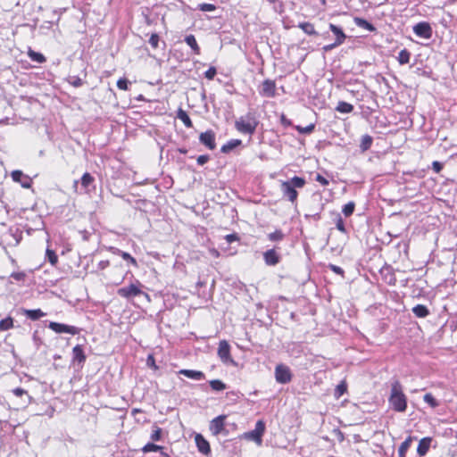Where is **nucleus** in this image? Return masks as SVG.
Returning a JSON list of instances; mask_svg holds the SVG:
<instances>
[{"instance_id": "obj_1", "label": "nucleus", "mask_w": 457, "mask_h": 457, "mask_svg": "<svg viewBox=\"0 0 457 457\" xmlns=\"http://www.w3.org/2000/svg\"><path fill=\"white\" fill-rule=\"evenodd\" d=\"M388 402L392 409L398 412H404L407 408V397L403 392V387L398 380L391 384V393Z\"/></svg>"}, {"instance_id": "obj_2", "label": "nucleus", "mask_w": 457, "mask_h": 457, "mask_svg": "<svg viewBox=\"0 0 457 457\" xmlns=\"http://www.w3.org/2000/svg\"><path fill=\"white\" fill-rule=\"evenodd\" d=\"M258 124L259 120L254 113L247 112L245 116H241L236 120L235 128L242 134L252 136L255 133Z\"/></svg>"}, {"instance_id": "obj_3", "label": "nucleus", "mask_w": 457, "mask_h": 457, "mask_svg": "<svg viewBox=\"0 0 457 457\" xmlns=\"http://www.w3.org/2000/svg\"><path fill=\"white\" fill-rule=\"evenodd\" d=\"M141 287L143 285L137 280L136 283H132L128 287H120L117 290L118 295L122 298L130 299L138 295H145L147 299H149L148 294L142 291Z\"/></svg>"}, {"instance_id": "obj_4", "label": "nucleus", "mask_w": 457, "mask_h": 457, "mask_svg": "<svg viewBox=\"0 0 457 457\" xmlns=\"http://www.w3.org/2000/svg\"><path fill=\"white\" fill-rule=\"evenodd\" d=\"M265 431V423L263 420H260L256 422L255 428L253 430L249 431L245 434V437L246 439H250L254 441L258 445H262V436Z\"/></svg>"}, {"instance_id": "obj_5", "label": "nucleus", "mask_w": 457, "mask_h": 457, "mask_svg": "<svg viewBox=\"0 0 457 457\" xmlns=\"http://www.w3.org/2000/svg\"><path fill=\"white\" fill-rule=\"evenodd\" d=\"M275 378L279 384H287L292 380V373L289 367L278 364L275 368Z\"/></svg>"}, {"instance_id": "obj_6", "label": "nucleus", "mask_w": 457, "mask_h": 457, "mask_svg": "<svg viewBox=\"0 0 457 457\" xmlns=\"http://www.w3.org/2000/svg\"><path fill=\"white\" fill-rule=\"evenodd\" d=\"M412 29L414 34L420 38L429 39L433 35L432 27L427 21H420L415 24Z\"/></svg>"}, {"instance_id": "obj_7", "label": "nucleus", "mask_w": 457, "mask_h": 457, "mask_svg": "<svg viewBox=\"0 0 457 457\" xmlns=\"http://www.w3.org/2000/svg\"><path fill=\"white\" fill-rule=\"evenodd\" d=\"M218 356L220 361L225 364H235L234 360L230 355V345L226 340H221L218 347Z\"/></svg>"}, {"instance_id": "obj_8", "label": "nucleus", "mask_w": 457, "mask_h": 457, "mask_svg": "<svg viewBox=\"0 0 457 457\" xmlns=\"http://www.w3.org/2000/svg\"><path fill=\"white\" fill-rule=\"evenodd\" d=\"M48 328L58 334L68 333L71 335H77L79 333V328L75 326L58 323L55 321H51L48 325Z\"/></svg>"}, {"instance_id": "obj_9", "label": "nucleus", "mask_w": 457, "mask_h": 457, "mask_svg": "<svg viewBox=\"0 0 457 457\" xmlns=\"http://www.w3.org/2000/svg\"><path fill=\"white\" fill-rule=\"evenodd\" d=\"M259 94L264 97H274L276 96V83L272 79H265L261 86Z\"/></svg>"}, {"instance_id": "obj_10", "label": "nucleus", "mask_w": 457, "mask_h": 457, "mask_svg": "<svg viewBox=\"0 0 457 457\" xmlns=\"http://www.w3.org/2000/svg\"><path fill=\"white\" fill-rule=\"evenodd\" d=\"M11 177L13 181L18 182L24 188H29L32 186V179L21 170H16L12 171Z\"/></svg>"}, {"instance_id": "obj_11", "label": "nucleus", "mask_w": 457, "mask_h": 457, "mask_svg": "<svg viewBox=\"0 0 457 457\" xmlns=\"http://www.w3.org/2000/svg\"><path fill=\"white\" fill-rule=\"evenodd\" d=\"M199 141L210 150L216 148L215 133L212 130L203 132L199 136Z\"/></svg>"}, {"instance_id": "obj_12", "label": "nucleus", "mask_w": 457, "mask_h": 457, "mask_svg": "<svg viewBox=\"0 0 457 457\" xmlns=\"http://www.w3.org/2000/svg\"><path fill=\"white\" fill-rule=\"evenodd\" d=\"M225 415H220L210 422V430L215 436L220 434L225 429Z\"/></svg>"}, {"instance_id": "obj_13", "label": "nucleus", "mask_w": 457, "mask_h": 457, "mask_svg": "<svg viewBox=\"0 0 457 457\" xmlns=\"http://www.w3.org/2000/svg\"><path fill=\"white\" fill-rule=\"evenodd\" d=\"M281 191L283 193V196L286 197L288 201L292 203L296 201L298 193L296 189L287 181H283L281 183Z\"/></svg>"}, {"instance_id": "obj_14", "label": "nucleus", "mask_w": 457, "mask_h": 457, "mask_svg": "<svg viewBox=\"0 0 457 457\" xmlns=\"http://www.w3.org/2000/svg\"><path fill=\"white\" fill-rule=\"evenodd\" d=\"M263 260L268 266H275L280 262V255L276 250L269 249L263 253Z\"/></svg>"}, {"instance_id": "obj_15", "label": "nucleus", "mask_w": 457, "mask_h": 457, "mask_svg": "<svg viewBox=\"0 0 457 457\" xmlns=\"http://www.w3.org/2000/svg\"><path fill=\"white\" fill-rule=\"evenodd\" d=\"M195 441L197 449L201 453H203L204 455H208L211 453V447H210L209 442L201 434L195 435Z\"/></svg>"}, {"instance_id": "obj_16", "label": "nucleus", "mask_w": 457, "mask_h": 457, "mask_svg": "<svg viewBox=\"0 0 457 457\" xmlns=\"http://www.w3.org/2000/svg\"><path fill=\"white\" fill-rule=\"evenodd\" d=\"M87 356L84 353L83 346L77 345L72 349V361L78 364H83L86 361Z\"/></svg>"}, {"instance_id": "obj_17", "label": "nucleus", "mask_w": 457, "mask_h": 457, "mask_svg": "<svg viewBox=\"0 0 457 457\" xmlns=\"http://www.w3.org/2000/svg\"><path fill=\"white\" fill-rule=\"evenodd\" d=\"M431 442V437H424L419 442L417 447V453L419 454V456L423 457L428 453L430 448Z\"/></svg>"}, {"instance_id": "obj_18", "label": "nucleus", "mask_w": 457, "mask_h": 457, "mask_svg": "<svg viewBox=\"0 0 457 457\" xmlns=\"http://www.w3.org/2000/svg\"><path fill=\"white\" fill-rule=\"evenodd\" d=\"M179 373L194 380H203L205 378L204 373L200 370H180Z\"/></svg>"}, {"instance_id": "obj_19", "label": "nucleus", "mask_w": 457, "mask_h": 457, "mask_svg": "<svg viewBox=\"0 0 457 457\" xmlns=\"http://www.w3.org/2000/svg\"><path fill=\"white\" fill-rule=\"evenodd\" d=\"M94 181H95V179L90 173L85 172L83 174V176L81 177V179H80V185H81V187L84 189L85 193H87L90 191V187H94V186H93Z\"/></svg>"}, {"instance_id": "obj_20", "label": "nucleus", "mask_w": 457, "mask_h": 457, "mask_svg": "<svg viewBox=\"0 0 457 457\" xmlns=\"http://www.w3.org/2000/svg\"><path fill=\"white\" fill-rule=\"evenodd\" d=\"M21 312L31 320H37L46 315V313L44 312H42L40 309H34V310L21 309Z\"/></svg>"}, {"instance_id": "obj_21", "label": "nucleus", "mask_w": 457, "mask_h": 457, "mask_svg": "<svg viewBox=\"0 0 457 457\" xmlns=\"http://www.w3.org/2000/svg\"><path fill=\"white\" fill-rule=\"evenodd\" d=\"M329 29L336 36V41H337V44H343L346 38V35L345 34L343 29L340 27L332 23L329 24Z\"/></svg>"}, {"instance_id": "obj_22", "label": "nucleus", "mask_w": 457, "mask_h": 457, "mask_svg": "<svg viewBox=\"0 0 457 457\" xmlns=\"http://www.w3.org/2000/svg\"><path fill=\"white\" fill-rule=\"evenodd\" d=\"M241 144H242V141L240 139H231L221 146L220 151L223 154H228L229 152L234 150L236 147L241 145Z\"/></svg>"}, {"instance_id": "obj_23", "label": "nucleus", "mask_w": 457, "mask_h": 457, "mask_svg": "<svg viewBox=\"0 0 457 457\" xmlns=\"http://www.w3.org/2000/svg\"><path fill=\"white\" fill-rule=\"evenodd\" d=\"M413 439H416V438L410 436L401 444V445L399 446V449H398V456L399 457L406 456V453H407L408 449L411 447V445Z\"/></svg>"}, {"instance_id": "obj_24", "label": "nucleus", "mask_w": 457, "mask_h": 457, "mask_svg": "<svg viewBox=\"0 0 457 457\" xmlns=\"http://www.w3.org/2000/svg\"><path fill=\"white\" fill-rule=\"evenodd\" d=\"M412 312L418 318H425L429 314V311L427 306L423 304H417L412 308Z\"/></svg>"}, {"instance_id": "obj_25", "label": "nucleus", "mask_w": 457, "mask_h": 457, "mask_svg": "<svg viewBox=\"0 0 457 457\" xmlns=\"http://www.w3.org/2000/svg\"><path fill=\"white\" fill-rule=\"evenodd\" d=\"M177 117L184 123V125L187 128H192L193 122L191 119L189 118L188 114L186 111L182 110L181 108L179 109L177 112Z\"/></svg>"}, {"instance_id": "obj_26", "label": "nucleus", "mask_w": 457, "mask_h": 457, "mask_svg": "<svg viewBox=\"0 0 457 457\" xmlns=\"http://www.w3.org/2000/svg\"><path fill=\"white\" fill-rule=\"evenodd\" d=\"M373 138L370 135H364L361 137V144H360V149L361 152L368 151L372 145Z\"/></svg>"}, {"instance_id": "obj_27", "label": "nucleus", "mask_w": 457, "mask_h": 457, "mask_svg": "<svg viewBox=\"0 0 457 457\" xmlns=\"http://www.w3.org/2000/svg\"><path fill=\"white\" fill-rule=\"evenodd\" d=\"M185 42L191 47L195 54H200V47L194 35H187L185 37Z\"/></svg>"}, {"instance_id": "obj_28", "label": "nucleus", "mask_w": 457, "mask_h": 457, "mask_svg": "<svg viewBox=\"0 0 457 457\" xmlns=\"http://www.w3.org/2000/svg\"><path fill=\"white\" fill-rule=\"evenodd\" d=\"M354 21H355V24L360 27V28H362L364 29H367L370 32L372 31H375L376 30V28L374 27L373 24H371L370 22H369L367 20L365 19H362V18H355L354 19Z\"/></svg>"}, {"instance_id": "obj_29", "label": "nucleus", "mask_w": 457, "mask_h": 457, "mask_svg": "<svg viewBox=\"0 0 457 457\" xmlns=\"http://www.w3.org/2000/svg\"><path fill=\"white\" fill-rule=\"evenodd\" d=\"M298 28L303 29L307 35L318 36V32L315 30L313 24L310 22H301L298 24Z\"/></svg>"}, {"instance_id": "obj_30", "label": "nucleus", "mask_w": 457, "mask_h": 457, "mask_svg": "<svg viewBox=\"0 0 457 457\" xmlns=\"http://www.w3.org/2000/svg\"><path fill=\"white\" fill-rule=\"evenodd\" d=\"M114 253L116 254H119L123 260L127 261L129 264L137 267V260L134 257H132L129 253L123 252L120 249H115Z\"/></svg>"}, {"instance_id": "obj_31", "label": "nucleus", "mask_w": 457, "mask_h": 457, "mask_svg": "<svg viewBox=\"0 0 457 457\" xmlns=\"http://www.w3.org/2000/svg\"><path fill=\"white\" fill-rule=\"evenodd\" d=\"M336 110L341 113H350L353 110V106L346 102L340 101L336 107Z\"/></svg>"}, {"instance_id": "obj_32", "label": "nucleus", "mask_w": 457, "mask_h": 457, "mask_svg": "<svg viewBox=\"0 0 457 457\" xmlns=\"http://www.w3.org/2000/svg\"><path fill=\"white\" fill-rule=\"evenodd\" d=\"M209 385L214 391H223L227 388V385L220 379L210 380Z\"/></svg>"}, {"instance_id": "obj_33", "label": "nucleus", "mask_w": 457, "mask_h": 457, "mask_svg": "<svg viewBox=\"0 0 457 457\" xmlns=\"http://www.w3.org/2000/svg\"><path fill=\"white\" fill-rule=\"evenodd\" d=\"M287 182L289 183L295 189L302 188L305 185V179L297 176L293 177L290 180H287Z\"/></svg>"}, {"instance_id": "obj_34", "label": "nucleus", "mask_w": 457, "mask_h": 457, "mask_svg": "<svg viewBox=\"0 0 457 457\" xmlns=\"http://www.w3.org/2000/svg\"><path fill=\"white\" fill-rule=\"evenodd\" d=\"M411 53L407 49L400 51L397 60L400 64H407L410 62Z\"/></svg>"}, {"instance_id": "obj_35", "label": "nucleus", "mask_w": 457, "mask_h": 457, "mask_svg": "<svg viewBox=\"0 0 457 457\" xmlns=\"http://www.w3.org/2000/svg\"><path fill=\"white\" fill-rule=\"evenodd\" d=\"M285 237L284 233L280 229H277L276 231L268 234L269 240L272 242H279L282 241Z\"/></svg>"}, {"instance_id": "obj_36", "label": "nucleus", "mask_w": 457, "mask_h": 457, "mask_svg": "<svg viewBox=\"0 0 457 457\" xmlns=\"http://www.w3.org/2000/svg\"><path fill=\"white\" fill-rule=\"evenodd\" d=\"M13 327V320L11 317H7L0 320V330L5 331Z\"/></svg>"}, {"instance_id": "obj_37", "label": "nucleus", "mask_w": 457, "mask_h": 457, "mask_svg": "<svg viewBox=\"0 0 457 457\" xmlns=\"http://www.w3.org/2000/svg\"><path fill=\"white\" fill-rule=\"evenodd\" d=\"M423 400L432 408H436L439 405L438 401L432 395V394L428 393L423 396Z\"/></svg>"}, {"instance_id": "obj_38", "label": "nucleus", "mask_w": 457, "mask_h": 457, "mask_svg": "<svg viewBox=\"0 0 457 457\" xmlns=\"http://www.w3.org/2000/svg\"><path fill=\"white\" fill-rule=\"evenodd\" d=\"M354 208L355 204L353 202H349L344 205L342 212L345 214V217H349L353 213Z\"/></svg>"}, {"instance_id": "obj_39", "label": "nucleus", "mask_w": 457, "mask_h": 457, "mask_svg": "<svg viewBox=\"0 0 457 457\" xmlns=\"http://www.w3.org/2000/svg\"><path fill=\"white\" fill-rule=\"evenodd\" d=\"M29 56L32 61L37 62L38 63L46 62V57L42 54L34 52L32 50L29 51Z\"/></svg>"}, {"instance_id": "obj_40", "label": "nucleus", "mask_w": 457, "mask_h": 457, "mask_svg": "<svg viewBox=\"0 0 457 457\" xmlns=\"http://www.w3.org/2000/svg\"><path fill=\"white\" fill-rule=\"evenodd\" d=\"M162 446L157 445L154 443H147L143 448L142 451L144 453H149V452H161L162 450Z\"/></svg>"}, {"instance_id": "obj_41", "label": "nucleus", "mask_w": 457, "mask_h": 457, "mask_svg": "<svg viewBox=\"0 0 457 457\" xmlns=\"http://www.w3.org/2000/svg\"><path fill=\"white\" fill-rule=\"evenodd\" d=\"M46 258L52 265H55L58 262V256L54 250L49 248L46 252Z\"/></svg>"}, {"instance_id": "obj_42", "label": "nucleus", "mask_w": 457, "mask_h": 457, "mask_svg": "<svg viewBox=\"0 0 457 457\" xmlns=\"http://www.w3.org/2000/svg\"><path fill=\"white\" fill-rule=\"evenodd\" d=\"M197 9L202 12H213L216 10V6L212 4L203 3L198 4Z\"/></svg>"}, {"instance_id": "obj_43", "label": "nucleus", "mask_w": 457, "mask_h": 457, "mask_svg": "<svg viewBox=\"0 0 457 457\" xmlns=\"http://www.w3.org/2000/svg\"><path fill=\"white\" fill-rule=\"evenodd\" d=\"M315 125L310 124L306 127L296 126V130L301 134H310L314 130Z\"/></svg>"}, {"instance_id": "obj_44", "label": "nucleus", "mask_w": 457, "mask_h": 457, "mask_svg": "<svg viewBox=\"0 0 457 457\" xmlns=\"http://www.w3.org/2000/svg\"><path fill=\"white\" fill-rule=\"evenodd\" d=\"M336 227L339 231H341L343 233H345L346 231L344 220L339 213H337V216H336Z\"/></svg>"}, {"instance_id": "obj_45", "label": "nucleus", "mask_w": 457, "mask_h": 457, "mask_svg": "<svg viewBox=\"0 0 457 457\" xmlns=\"http://www.w3.org/2000/svg\"><path fill=\"white\" fill-rule=\"evenodd\" d=\"M346 384L345 382H341L339 385H337L336 390H335V395L338 398L341 395H343L346 391Z\"/></svg>"}, {"instance_id": "obj_46", "label": "nucleus", "mask_w": 457, "mask_h": 457, "mask_svg": "<svg viewBox=\"0 0 457 457\" xmlns=\"http://www.w3.org/2000/svg\"><path fill=\"white\" fill-rule=\"evenodd\" d=\"M129 84L130 82L125 78H121L117 81V87L121 90H128Z\"/></svg>"}, {"instance_id": "obj_47", "label": "nucleus", "mask_w": 457, "mask_h": 457, "mask_svg": "<svg viewBox=\"0 0 457 457\" xmlns=\"http://www.w3.org/2000/svg\"><path fill=\"white\" fill-rule=\"evenodd\" d=\"M159 41H160V37L156 33H154L151 35V37L149 38V44L152 46L153 48L155 49L158 47Z\"/></svg>"}, {"instance_id": "obj_48", "label": "nucleus", "mask_w": 457, "mask_h": 457, "mask_svg": "<svg viewBox=\"0 0 457 457\" xmlns=\"http://www.w3.org/2000/svg\"><path fill=\"white\" fill-rule=\"evenodd\" d=\"M217 74V70L215 67L212 66L210 67L205 72H204V77L207 79H213V78L215 77V75Z\"/></svg>"}, {"instance_id": "obj_49", "label": "nucleus", "mask_w": 457, "mask_h": 457, "mask_svg": "<svg viewBox=\"0 0 457 457\" xmlns=\"http://www.w3.org/2000/svg\"><path fill=\"white\" fill-rule=\"evenodd\" d=\"M162 438V428L156 427L151 435V439L153 441H159Z\"/></svg>"}, {"instance_id": "obj_50", "label": "nucleus", "mask_w": 457, "mask_h": 457, "mask_svg": "<svg viewBox=\"0 0 457 457\" xmlns=\"http://www.w3.org/2000/svg\"><path fill=\"white\" fill-rule=\"evenodd\" d=\"M11 278L17 281H23L26 278V274L24 272H12L11 274Z\"/></svg>"}, {"instance_id": "obj_51", "label": "nucleus", "mask_w": 457, "mask_h": 457, "mask_svg": "<svg viewBox=\"0 0 457 457\" xmlns=\"http://www.w3.org/2000/svg\"><path fill=\"white\" fill-rule=\"evenodd\" d=\"M315 180L319 183H320L322 186H328L329 181L325 177H323L321 174L318 173L315 177Z\"/></svg>"}, {"instance_id": "obj_52", "label": "nucleus", "mask_w": 457, "mask_h": 457, "mask_svg": "<svg viewBox=\"0 0 457 457\" xmlns=\"http://www.w3.org/2000/svg\"><path fill=\"white\" fill-rule=\"evenodd\" d=\"M328 267L336 274L344 276L345 271L341 267L334 265V264H329Z\"/></svg>"}, {"instance_id": "obj_53", "label": "nucleus", "mask_w": 457, "mask_h": 457, "mask_svg": "<svg viewBox=\"0 0 457 457\" xmlns=\"http://www.w3.org/2000/svg\"><path fill=\"white\" fill-rule=\"evenodd\" d=\"M210 160V156L208 154H203V155H199L197 157V163L199 165H204L208 161Z\"/></svg>"}, {"instance_id": "obj_54", "label": "nucleus", "mask_w": 457, "mask_h": 457, "mask_svg": "<svg viewBox=\"0 0 457 457\" xmlns=\"http://www.w3.org/2000/svg\"><path fill=\"white\" fill-rule=\"evenodd\" d=\"M443 163L437 161L432 162V169L435 172L439 173L443 170Z\"/></svg>"}, {"instance_id": "obj_55", "label": "nucleus", "mask_w": 457, "mask_h": 457, "mask_svg": "<svg viewBox=\"0 0 457 457\" xmlns=\"http://www.w3.org/2000/svg\"><path fill=\"white\" fill-rule=\"evenodd\" d=\"M70 83L75 87H81L83 85V81L79 77H73L72 78V80L70 81Z\"/></svg>"}, {"instance_id": "obj_56", "label": "nucleus", "mask_w": 457, "mask_h": 457, "mask_svg": "<svg viewBox=\"0 0 457 457\" xmlns=\"http://www.w3.org/2000/svg\"><path fill=\"white\" fill-rule=\"evenodd\" d=\"M32 339H33V342L36 345L37 348H39L40 345L42 344V340L39 337L37 331H35L33 333Z\"/></svg>"}, {"instance_id": "obj_57", "label": "nucleus", "mask_w": 457, "mask_h": 457, "mask_svg": "<svg viewBox=\"0 0 457 457\" xmlns=\"http://www.w3.org/2000/svg\"><path fill=\"white\" fill-rule=\"evenodd\" d=\"M12 393L16 395V396H22L23 395H27V391L24 390L23 388H21V387H17V388H14L12 390Z\"/></svg>"}, {"instance_id": "obj_58", "label": "nucleus", "mask_w": 457, "mask_h": 457, "mask_svg": "<svg viewBox=\"0 0 457 457\" xmlns=\"http://www.w3.org/2000/svg\"><path fill=\"white\" fill-rule=\"evenodd\" d=\"M146 364L149 367H153L154 369H157V366L155 365L154 358L153 355H148L147 360H146Z\"/></svg>"}, {"instance_id": "obj_59", "label": "nucleus", "mask_w": 457, "mask_h": 457, "mask_svg": "<svg viewBox=\"0 0 457 457\" xmlns=\"http://www.w3.org/2000/svg\"><path fill=\"white\" fill-rule=\"evenodd\" d=\"M341 44H337V41H335L333 44H330V45H327L325 46H323V50L325 52H328V51H331L332 49H334L335 47L340 46Z\"/></svg>"}, {"instance_id": "obj_60", "label": "nucleus", "mask_w": 457, "mask_h": 457, "mask_svg": "<svg viewBox=\"0 0 457 457\" xmlns=\"http://www.w3.org/2000/svg\"><path fill=\"white\" fill-rule=\"evenodd\" d=\"M228 243H232L238 239L237 234H229L225 237Z\"/></svg>"}, {"instance_id": "obj_61", "label": "nucleus", "mask_w": 457, "mask_h": 457, "mask_svg": "<svg viewBox=\"0 0 457 457\" xmlns=\"http://www.w3.org/2000/svg\"><path fill=\"white\" fill-rule=\"evenodd\" d=\"M110 265V262L108 260L101 261L98 263V269L99 270H104Z\"/></svg>"}, {"instance_id": "obj_62", "label": "nucleus", "mask_w": 457, "mask_h": 457, "mask_svg": "<svg viewBox=\"0 0 457 457\" xmlns=\"http://www.w3.org/2000/svg\"><path fill=\"white\" fill-rule=\"evenodd\" d=\"M280 120H281V123L285 126V127H287V126H290L291 125V120L287 119V117L282 114L281 117H280Z\"/></svg>"}, {"instance_id": "obj_63", "label": "nucleus", "mask_w": 457, "mask_h": 457, "mask_svg": "<svg viewBox=\"0 0 457 457\" xmlns=\"http://www.w3.org/2000/svg\"><path fill=\"white\" fill-rule=\"evenodd\" d=\"M395 281H396L395 278L392 275L391 278L388 280V284L389 285H395Z\"/></svg>"}, {"instance_id": "obj_64", "label": "nucleus", "mask_w": 457, "mask_h": 457, "mask_svg": "<svg viewBox=\"0 0 457 457\" xmlns=\"http://www.w3.org/2000/svg\"><path fill=\"white\" fill-rule=\"evenodd\" d=\"M179 152L180 154H187V149H185V148H179Z\"/></svg>"}]
</instances>
